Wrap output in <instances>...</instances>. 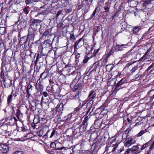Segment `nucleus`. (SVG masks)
Segmentation results:
<instances>
[{
  "label": "nucleus",
  "mask_w": 154,
  "mask_h": 154,
  "mask_svg": "<svg viewBox=\"0 0 154 154\" xmlns=\"http://www.w3.org/2000/svg\"><path fill=\"white\" fill-rule=\"evenodd\" d=\"M16 116L19 119H20V118H21L23 116L22 113L21 112L20 110L19 109H17V110Z\"/></svg>",
  "instance_id": "nucleus-22"
},
{
  "label": "nucleus",
  "mask_w": 154,
  "mask_h": 154,
  "mask_svg": "<svg viewBox=\"0 0 154 154\" xmlns=\"http://www.w3.org/2000/svg\"><path fill=\"white\" fill-rule=\"evenodd\" d=\"M95 13L94 12H93L92 14L91 15V17L90 18V19H92L94 17H95Z\"/></svg>",
  "instance_id": "nucleus-55"
},
{
  "label": "nucleus",
  "mask_w": 154,
  "mask_h": 154,
  "mask_svg": "<svg viewBox=\"0 0 154 154\" xmlns=\"http://www.w3.org/2000/svg\"><path fill=\"white\" fill-rule=\"evenodd\" d=\"M64 10L66 13H69L72 11V9L71 8H65L64 9Z\"/></svg>",
  "instance_id": "nucleus-36"
},
{
  "label": "nucleus",
  "mask_w": 154,
  "mask_h": 154,
  "mask_svg": "<svg viewBox=\"0 0 154 154\" xmlns=\"http://www.w3.org/2000/svg\"><path fill=\"white\" fill-rule=\"evenodd\" d=\"M5 75H4V72L3 70H2L0 73V80L2 79L3 80L5 78Z\"/></svg>",
  "instance_id": "nucleus-29"
},
{
  "label": "nucleus",
  "mask_w": 154,
  "mask_h": 154,
  "mask_svg": "<svg viewBox=\"0 0 154 154\" xmlns=\"http://www.w3.org/2000/svg\"><path fill=\"white\" fill-rule=\"evenodd\" d=\"M154 69V63H152L146 70V72L148 73H151L152 72Z\"/></svg>",
  "instance_id": "nucleus-16"
},
{
  "label": "nucleus",
  "mask_w": 154,
  "mask_h": 154,
  "mask_svg": "<svg viewBox=\"0 0 154 154\" xmlns=\"http://www.w3.org/2000/svg\"><path fill=\"white\" fill-rule=\"evenodd\" d=\"M17 96V94L16 92L13 93V91L9 95L8 97L7 102L8 105H15L17 103L14 100Z\"/></svg>",
  "instance_id": "nucleus-1"
},
{
  "label": "nucleus",
  "mask_w": 154,
  "mask_h": 154,
  "mask_svg": "<svg viewBox=\"0 0 154 154\" xmlns=\"http://www.w3.org/2000/svg\"><path fill=\"white\" fill-rule=\"evenodd\" d=\"M49 82L50 83V84L52 85V87H51V89L53 93H54L56 92V91H55L54 88L53 87V86L54 85L55 83L53 82V79H51L49 80Z\"/></svg>",
  "instance_id": "nucleus-21"
},
{
  "label": "nucleus",
  "mask_w": 154,
  "mask_h": 154,
  "mask_svg": "<svg viewBox=\"0 0 154 154\" xmlns=\"http://www.w3.org/2000/svg\"><path fill=\"white\" fill-rule=\"evenodd\" d=\"M117 147V145H116L113 148V149H112V152H114L115 150H116V148Z\"/></svg>",
  "instance_id": "nucleus-61"
},
{
  "label": "nucleus",
  "mask_w": 154,
  "mask_h": 154,
  "mask_svg": "<svg viewBox=\"0 0 154 154\" xmlns=\"http://www.w3.org/2000/svg\"><path fill=\"white\" fill-rule=\"evenodd\" d=\"M34 21L35 22V23L36 24V25L38 26V24L40 23L41 22V21L39 20L38 19H33Z\"/></svg>",
  "instance_id": "nucleus-38"
},
{
  "label": "nucleus",
  "mask_w": 154,
  "mask_h": 154,
  "mask_svg": "<svg viewBox=\"0 0 154 154\" xmlns=\"http://www.w3.org/2000/svg\"><path fill=\"white\" fill-rule=\"evenodd\" d=\"M34 29L35 31H33L32 33L29 35L27 37H26V41L32 44L33 42L35 35L37 34V29L34 28Z\"/></svg>",
  "instance_id": "nucleus-5"
},
{
  "label": "nucleus",
  "mask_w": 154,
  "mask_h": 154,
  "mask_svg": "<svg viewBox=\"0 0 154 154\" xmlns=\"http://www.w3.org/2000/svg\"><path fill=\"white\" fill-rule=\"evenodd\" d=\"M26 36H23L20 38L19 42V44L21 46L24 44L26 42Z\"/></svg>",
  "instance_id": "nucleus-17"
},
{
  "label": "nucleus",
  "mask_w": 154,
  "mask_h": 154,
  "mask_svg": "<svg viewBox=\"0 0 154 154\" xmlns=\"http://www.w3.org/2000/svg\"><path fill=\"white\" fill-rule=\"evenodd\" d=\"M62 13V11H59L57 13L56 17L57 18L58 17L59 15L61 14Z\"/></svg>",
  "instance_id": "nucleus-47"
},
{
  "label": "nucleus",
  "mask_w": 154,
  "mask_h": 154,
  "mask_svg": "<svg viewBox=\"0 0 154 154\" xmlns=\"http://www.w3.org/2000/svg\"><path fill=\"white\" fill-rule=\"evenodd\" d=\"M60 144L59 143H56L55 142H51L50 144V146L52 148H55L56 150H62L63 149H66V148L64 146H63L61 147H58V145Z\"/></svg>",
  "instance_id": "nucleus-7"
},
{
  "label": "nucleus",
  "mask_w": 154,
  "mask_h": 154,
  "mask_svg": "<svg viewBox=\"0 0 154 154\" xmlns=\"http://www.w3.org/2000/svg\"><path fill=\"white\" fill-rule=\"evenodd\" d=\"M110 8V5H107V6H105L104 7V8L105 10V11H104L103 12H109V9Z\"/></svg>",
  "instance_id": "nucleus-28"
},
{
  "label": "nucleus",
  "mask_w": 154,
  "mask_h": 154,
  "mask_svg": "<svg viewBox=\"0 0 154 154\" xmlns=\"http://www.w3.org/2000/svg\"><path fill=\"white\" fill-rule=\"evenodd\" d=\"M127 44H121V45H117L116 46L118 47V48H122V47L126 45Z\"/></svg>",
  "instance_id": "nucleus-52"
},
{
  "label": "nucleus",
  "mask_w": 154,
  "mask_h": 154,
  "mask_svg": "<svg viewBox=\"0 0 154 154\" xmlns=\"http://www.w3.org/2000/svg\"><path fill=\"white\" fill-rule=\"evenodd\" d=\"M83 4H82L81 5H78V10H79L81 9L83 7Z\"/></svg>",
  "instance_id": "nucleus-56"
},
{
  "label": "nucleus",
  "mask_w": 154,
  "mask_h": 154,
  "mask_svg": "<svg viewBox=\"0 0 154 154\" xmlns=\"http://www.w3.org/2000/svg\"><path fill=\"white\" fill-rule=\"evenodd\" d=\"M49 32L48 30H46L43 33L42 36H47L49 35Z\"/></svg>",
  "instance_id": "nucleus-34"
},
{
  "label": "nucleus",
  "mask_w": 154,
  "mask_h": 154,
  "mask_svg": "<svg viewBox=\"0 0 154 154\" xmlns=\"http://www.w3.org/2000/svg\"><path fill=\"white\" fill-rule=\"evenodd\" d=\"M99 51V49H97L96 51H95V54H96L97 53H98V51Z\"/></svg>",
  "instance_id": "nucleus-64"
},
{
  "label": "nucleus",
  "mask_w": 154,
  "mask_h": 154,
  "mask_svg": "<svg viewBox=\"0 0 154 154\" xmlns=\"http://www.w3.org/2000/svg\"><path fill=\"white\" fill-rule=\"evenodd\" d=\"M151 140H150L149 141L146 143L145 144H143L141 148V150H143L144 149L148 147L149 145H150V141Z\"/></svg>",
  "instance_id": "nucleus-25"
},
{
  "label": "nucleus",
  "mask_w": 154,
  "mask_h": 154,
  "mask_svg": "<svg viewBox=\"0 0 154 154\" xmlns=\"http://www.w3.org/2000/svg\"><path fill=\"white\" fill-rule=\"evenodd\" d=\"M153 148H154V142L152 143L149 148L150 149H152Z\"/></svg>",
  "instance_id": "nucleus-54"
},
{
  "label": "nucleus",
  "mask_w": 154,
  "mask_h": 154,
  "mask_svg": "<svg viewBox=\"0 0 154 154\" xmlns=\"http://www.w3.org/2000/svg\"><path fill=\"white\" fill-rule=\"evenodd\" d=\"M32 87V86L31 85L29 84L27 86L26 90L29 91L30 89H31Z\"/></svg>",
  "instance_id": "nucleus-53"
},
{
  "label": "nucleus",
  "mask_w": 154,
  "mask_h": 154,
  "mask_svg": "<svg viewBox=\"0 0 154 154\" xmlns=\"http://www.w3.org/2000/svg\"><path fill=\"white\" fill-rule=\"evenodd\" d=\"M27 7H25L23 9V12H25V13L26 14H27L29 12V11L28 10H27Z\"/></svg>",
  "instance_id": "nucleus-41"
},
{
  "label": "nucleus",
  "mask_w": 154,
  "mask_h": 154,
  "mask_svg": "<svg viewBox=\"0 0 154 154\" xmlns=\"http://www.w3.org/2000/svg\"><path fill=\"white\" fill-rule=\"evenodd\" d=\"M13 154H24L23 151H17L15 152Z\"/></svg>",
  "instance_id": "nucleus-46"
},
{
  "label": "nucleus",
  "mask_w": 154,
  "mask_h": 154,
  "mask_svg": "<svg viewBox=\"0 0 154 154\" xmlns=\"http://www.w3.org/2000/svg\"><path fill=\"white\" fill-rule=\"evenodd\" d=\"M88 102L87 103V106H90L89 107V109L87 113L89 112H90V113H91V112H92V111L91 112H90V110L91 108V106L93 105V100H92L91 99H89L88 98Z\"/></svg>",
  "instance_id": "nucleus-12"
},
{
  "label": "nucleus",
  "mask_w": 154,
  "mask_h": 154,
  "mask_svg": "<svg viewBox=\"0 0 154 154\" xmlns=\"http://www.w3.org/2000/svg\"><path fill=\"white\" fill-rule=\"evenodd\" d=\"M89 58L88 57H87L85 58V59L83 60V62L84 63H86L89 60Z\"/></svg>",
  "instance_id": "nucleus-44"
},
{
  "label": "nucleus",
  "mask_w": 154,
  "mask_h": 154,
  "mask_svg": "<svg viewBox=\"0 0 154 154\" xmlns=\"http://www.w3.org/2000/svg\"><path fill=\"white\" fill-rule=\"evenodd\" d=\"M80 54L78 53L76 54L75 57V58L76 59L80 57Z\"/></svg>",
  "instance_id": "nucleus-60"
},
{
  "label": "nucleus",
  "mask_w": 154,
  "mask_h": 154,
  "mask_svg": "<svg viewBox=\"0 0 154 154\" xmlns=\"http://www.w3.org/2000/svg\"><path fill=\"white\" fill-rule=\"evenodd\" d=\"M39 55L38 54L35 60V63L37 62L38 61V59H39Z\"/></svg>",
  "instance_id": "nucleus-57"
},
{
  "label": "nucleus",
  "mask_w": 154,
  "mask_h": 154,
  "mask_svg": "<svg viewBox=\"0 0 154 154\" xmlns=\"http://www.w3.org/2000/svg\"><path fill=\"white\" fill-rule=\"evenodd\" d=\"M42 94L44 96V97H46L48 96V94L46 91L43 92L42 93Z\"/></svg>",
  "instance_id": "nucleus-50"
},
{
  "label": "nucleus",
  "mask_w": 154,
  "mask_h": 154,
  "mask_svg": "<svg viewBox=\"0 0 154 154\" xmlns=\"http://www.w3.org/2000/svg\"><path fill=\"white\" fill-rule=\"evenodd\" d=\"M99 66V63L98 62H96L89 69L90 70H91V71H96L97 68Z\"/></svg>",
  "instance_id": "nucleus-14"
},
{
  "label": "nucleus",
  "mask_w": 154,
  "mask_h": 154,
  "mask_svg": "<svg viewBox=\"0 0 154 154\" xmlns=\"http://www.w3.org/2000/svg\"><path fill=\"white\" fill-rule=\"evenodd\" d=\"M145 55H143L139 60V61H142L143 60H144V59L143 60V59L144 58V57H145Z\"/></svg>",
  "instance_id": "nucleus-59"
},
{
  "label": "nucleus",
  "mask_w": 154,
  "mask_h": 154,
  "mask_svg": "<svg viewBox=\"0 0 154 154\" xmlns=\"http://www.w3.org/2000/svg\"><path fill=\"white\" fill-rule=\"evenodd\" d=\"M63 104L62 103H60V104H57L56 107V109L57 111H62L63 109Z\"/></svg>",
  "instance_id": "nucleus-18"
},
{
  "label": "nucleus",
  "mask_w": 154,
  "mask_h": 154,
  "mask_svg": "<svg viewBox=\"0 0 154 154\" xmlns=\"http://www.w3.org/2000/svg\"><path fill=\"white\" fill-rule=\"evenodd\" d=\"M134 54V51L133 50H131L128 51L126 54L123 55V57L126 58H128L129 57L133 55Z\"/></svg>",
  "instance_id": "nucleus-11"
},
{
  "label": "nucleus",
  "mask_w": 154,
  "mask_h": 154,
  "mask_svg": "<svg viewBox=\"0 0 154 154\" xmlns=\"http://www.w3.org/2000/svg\"><path fill=\"white\" fill-rule=\"evenodd\" d=\"M138 67L137 66H135L133 67L131 71H132L131 73H133L134 72H135V71L138 69Z\"/></svg>",
  "instance_id": "nucleus-43"
},
{
  "label": "nucleus",
  "mask_w": 154,
  "mask_h": 154,
  "mask_svg": "<svg viewBox=\"0 0 154 154\" xmlns=\"http://www.w3.org/2000/svg\"><path fill=\"white\" fill-rule=\"evenodd\" d=\"M114 53V51L112 49H111L110 51L106 55V58H108L110 56L113 54Z\"/></svg>",
  "instance_id": "nucleus-31"
},
{
  "label": "nucleus",
  "mask_w": 154,
  "mask_h": 154,
  "mask_svg": "<svg viewBox=\"0 0 154 154\" xmlns=\"http://www.w3.org/2000/svg\"><path fill=\"white\" fill-rule=\"evenodd\" d=\"M81 92L79 91L77 92L75 95V98L77 99L79 98L80 96L81 95Z\"/></svg>",
  "instance_id": "nucleus-30"
},
{
  "label": "nucleus",
  "mask_w": 154,
  "mask_h": 154,
  "mask_svg": "<svg viewBox=\"0 0 154 154\" xmlns=\"http://www.w3.org/2000/svg\"><path fill=\"white\" fill-rule=\"evenodd\" d=\"M96 96V94L94 92V91H91L88 98L93 100L95 98Z\"/></svg>",
  "instance_id": "nucleus-13"
},
{
  "label": "nucleus",
  "mask_w": 154,
  "mask_h": 154,
  "mask_svg": "<svg viewBox=\"0 0 154 154\" xmlns=\"http://www.w3.org/2000/svg\"><path fill=\"white\" fill-rule=\"evenodd\" d=\"M140 29V26L135 27L132 30V31L134 33H136L139 31Z\"/></svg>",
  "instance_id": "nucleus-24"
},
{
  "label": "nucleus",
  "mask_w": 154,
  "mask_h": 154,
  "mask_svg": "<svg viewBox=\"0 0 154 154\" xmlns=\"http://www.w3.org/2000/svg\"><path fill=\"white\" fill-rule=\"evenodd\" d=\"M3 80L4 85L5 87L8 88L12 85L11 79L7 74L5 75V77Z\"/></svg>",
  "instance_id": "nucleus-3"
},
{
  "label": "nucleus",
  "mask_w": 154,
  "mask_h": 154,
  "mask_svg": "<svg viewBox=\"0 0 154 154\" xmlns=\"http://www.w3.org/2000/svg\"><path fill=\"white\" fill-rule=\"evenodd\" d=\"M146 130H141L137 134V137H140L142 136L144 133H145Z\"/></svg>",
  "instance_id": "nucleus-33"
},
{
  "label": "nucleus",
  "mask_w": 154,
  "mask_h": 154,
  "mask_svg": "<svg viewBox=\"0 0 154 154\" xmlns=\"http://www.w3.org/2000/svg\"><path fill=\"white\" fill-rule=\"evenodd\" d=\"M26 94H27V96L28 97V98H29L30 96H31V94H30L29 91H28V90H26Z\"/></svg>",
  "instance_id": "nucleus-48"
},
{
  "label": "nucleus",
  "mask_w": 154,
  "mask_h": 154,
  "mask_svg": "<svg viewBox=\"0 0 154 154\" xmlns=\"http://www.w3.org/2000/svg\"><path fill=\"white\" fill-rule=\"evenodd\" d=\"M125 145L127 147H129L130 146L135 143V140L132 137H128L126 135V139L125 142Z\"/></svg>",
  "instance_id": "nucleus-4"
},
{
  "label": "nucleus",
  "mask_w": 154,
  "mask_h": 154,
  "mask_svg": "<svg viewBox=\"0 0 154 154\" xmlns=\"http://www.w3.org/2000/svg\"><path fill=\"white\" fill-rule=\"evenodd\" d=\"M142 75V72L140 71H139L138 73L134 76V79L136 80H139L141 78Z\"/></svg>",
  "instance_id": "nucleus-19"
},
{
  "label": "nucleus",
  "mask_w": 154,
  "mask_h": 154,
  "mask_svg": "<svg viewBox=\"0 0 154 154\" xmlns=\"http://www.w3.org/2000/svg\"><path fill=\"white\" fill-rule=\"evenodd\" d=\"M6 29L5 27H0V34L3 35L5 33Z\"/></svg>",
  "instance_id": "nucleus-26"
},
{
  "label": "nucleus",
  "mask_w": 154,
  "mask_h": 154,
  "mask_svg": "<svg viewBox=\"0 0 154 154\" xmlns=\"http://www.w3.org/2000/svg\"><path fill=\"white\" fill-rule=\"evenodd\" d=\"M31 2V0H26V4H29Z\"/></svg>",
  "instance_id": "nucleus-58"
},
{
  "label": "nucleus",
  "mask_w": 154,
  "mask_h": 154,
  "mask_svg": "<svg viewBox=\"0 0 154 154\" xmlns=\"http://www.w3.org/2000/svg\"><path fill=\"white\" fill-rule=\"evenodd\" d=\"M132 64V63H128L126 66V67H128Z\"/></svg>",
  "instance_id": "nucleus-62"
},
{
  "label": "nucleus",
  "mask_w": 154,
  "mask_h": 154,
  "mask_svg": "<svg viewBox=\"0 0 154 154\" xmlns=\"http://www.w3.org/2000/svg\"><path fill=\"white\" fill-rule=\"evenodd\" d=\"M126 82V80L125 79H122L116 85V88H118L121 86L122 85Z\"/></svg>",
  "instance_id": "nucleus-15"
},
{
  "label": "nucleus",
  "mask_w": 154,
  "mask_h": 154,
  "mask_svg": "<svg viewBox=\"0 0 154 154\" xmlns=\"http://www.w3.org/2000/svg\"><path fill=\"white\" fill-rule=\"evenodd\" d=\"M30 27L32 29H33L34 31H35L34 28H36L35 27H34L35 26V27H36L37 26L36 25V24H35V22L34 21L33 19L32 20L30 23ZM37 29V28H36Z\"/></svg>",
  "instance_id": "nucleus-20"
},
{
  "label": "nucleus",
  "mask_w": 154,
  "mask_h": 154,
  "mask_svg": "<svg viewBox=\"0 0 154 154\" xmlns=\"http://www.w3.org/2000/svg\"><path fill=\"white\" fill-rule=\"evenodd\" d=\"M129 153H133L132 152H131V148H129L127 149L124 154H129Z\"/></svg>",
  "instance_id": "nucleus-40"
},
{
  "label": "nucleus",
  "mask_w": 154,
  "mask_h": 154,
  "mask_svg": "<svg viewBox=\"0 0 154 154\" xmlns=\"http://www.w3.org/2000/svg\"><path fill=\"white\" fill-rule=\"evenodd\" d=\"M70 39L71 40H74L75 39V36L73 34H72L70 35Z\"/></svg>",
  "instance_id": "nucleus-45"
},
{
  "label": "nucleus",
  "mask_w": 154,
  "mask_h": 154,
  "mask_svg": "<svg viewBox=\"0 0 154 154\" xmlns=\"http://www.w3.org/2000/svg\"><path fill=\"white\" fill-rule=\"evenodd\" d=\"M32 43L26 41V42L24 44V51H26V53L29 52V55H30L31 54V52L30 51H29V48L30 47Z\"/></svg>",
  "instance_id": "nucleus-9"
},
{
  "label": "nucleus",
  "mask_w": 154,
  "mask_h": 154,
  "mask_svg": "<svg viewBox=\"0 0 154 154\" xmlns=\"http://www.w3.org/2000/svg\"><path fill=\"white\" fill-rule=\"evenodd\" d=\"M50 130H48L46 133L45 135L43 136V138H44L45 139L46 138L48 137V134L50 132Z\"/></svg>",
  "instance_id": "nucleus-42"
},
{
  "label": "nucleus",
  "mask_w": 154,
  "mask_h": 154,
  "mask_svg": "<svg viewBox=\"0 0 154 154\" xmlns=\"http://www.w3.org/2000/svg\"><path fill=\"white\" fill-rule=\"evenodd\" d=\"M9 123L10 122L7 123L2 126V129L4 131L7 132H10L11 130V126Z\"/></svg>",
  "instance_id": "nucleus-8"
},
{
  "label": "nucleus",
  "mask_w": 154,
  "mask_h": 154,
  "mask_svg": "<svg viewBox=\"0 0 154 154\" xmlns=\"http://www.w3.org/2000/svg\"><path fill=\"white\" fill-rule=\"evenodd\" d=\"M152 0H145L143 3V5L144 7H146L147 5L151 4Z\"/></svg>",
  "instance_id": "nucleus-23"
},
{
  "label": "nucleus",
  "mask_w": 154,
  "mask_h": 154,
  "mask_svg": "<svg viewBox=\"0 0 154 154\" xmlns=\"http://www.w3.org/2000/svg\"><path fill=\"white\" fill-rule=\"evenodd\" d=\"M79 85L78 84H76L72 88L73 91H76L78 89Z\"/></svg>",
  "instance_id": "nucleus-39"
},
{
  "label": "nucleus",
  "mask_w": 154,
  "mask_h": 154,
  "mask_svg": "<svg viewBox=\"0 0 154 154\" xmlns=\"http://www.w3.org/2000/svg\"><path fill=\"white\" fill-rule=\"evenodd\" d=\"M131 149V152H133L135 151L134 153H132V154H137L140 152V151L138 150L139 148L137 145L134 146Z\"/></svg>",
  "instance_id": "nucleus-10"
},
{
  "label": "nucleus",
  "mask_w": 154,
  "mask_h": 154,
  "mask_svg": "<svg viewBox=\"0 0 154 154\" xmlns=\"http://www.w3.org/2000/svg\"><path fill=\"white\" fill-rule=\"evenodd\" d=\"M8 143H0V154H7L9 150V147Z\"/></svg>",
  "instance_id": "nucleus-2"
},
{
  "label": "nucleus",
  "mask_w": 154,
  "mask_h": 154,
  "mask_svg": "<svg viewBox=\"0 0 154 154\" xmlns=\"http://www.w3.org/2000/svg\"><path fill=\"white\" fill-rule=\"evenodd\" d=\"M100 28L99 26H97V29L96 31H95V32L97 33L100 31Z\"/></svg>",
  "instance_id": "nucleus-51"
},
{
  "label": "nucleus",
  "mask_w": 154,
  "mask_h": 154,
  "mask_svg": "<svg viewBox=\"0 0 154 154\" xmlns=\"http://www.w3.org/2000/svg\"><path fill=\"white\" fill-rule=\"evenodd\" d=\"M32 126L33 128H35V123L32 124Z\"/></svg>",
  "instance_id": "nucleus-63"
},
{
  "label": "nucleus",
  "mask_w": 154,
  "mask_h": 154,
  "mask_svg": "<svg viewBox=\"0 0 154 154\" xmlns=\"http://www.w3.org/2000/svg\"><path fill=\"white\" fill-rule=\"evenodd\" d=\"M87 119L88 117H85L82 124V125L85 126V127H87L88 124Z\"/></svg>",
  "instance_id": "nucleus-27"
},
{
  "label": "nucleus",
  "mask_w": 154,
  "mask_h": 154,
  "mask_svg": "<svg viewBox=\"0 0 154 154\" xmlns=\"http://www.w3.org/2000/svg\"><path fill=\"white\" fill-rule=\"evenodd\" d=\"M43 134V131L42 130H40L37 132V135L39 137H41L42 136Z\"/></svg>",
  "instance_id": "nucleus-35"
},
{
  "label": "nucleus",
  "mask_w": 154,
  "mask_h": 154,
  "mask_svg": "<svg viewBox=\"0 0 154 154\" xmlns=\"http://www.w3.org/2000/svg\"><path fill=\"white\" fill-rule=\"evenodd\" d=\"M84 44V39L82 38H80L75 43L74 45L75 50L78 49L77 47H81Z\"/></svg>",
  "instance_id": "nucleus-6"
},
{
  "label": "nucleus",
  "mask_w": 154,
  "mask_h": 154,
  "mask_svg": "<svg viewBox=\"0 0 154 154\" xmlns=\"http://www.w3.org/2000/svg\"><path fill=\"white\" fill-rule=\"evenodd\" d=\"M86 127H85V126L82 125L80 127V130H81V129H82V130L81 131H84L85 130Z\"/></svg>",
  "instance_id": "nucleus-37"
},
{
  "label": "nucleus",
  "mask_w": 154,
  "mask_h": 154,
  "mask_svg": "<svg viewBox=\"0 0 154 154\" xmlns=\"http://www.w3.org/2000/svg\"><path fill=\"white\" fill-rule=\"evenodd\" d=\"M81 76L80 75V73H78L76 77H75V79H77L79 80Z\"/></svg>",
  "instance_id": "nucleus-49"
},
{
  "label": "nucleus",
  "mask_w": 154,
  "mask_h": 154,
  "mask_svg": "<svg viewBox=\"0 0 154 154\" xmlns=\"http://www.w3.org/2000/svg\"><path fill=\"white\" fill-rule=\"evenodd\" d=\"M56 129L55 128H54L53 129V131L51 134V135L50 137V138H52L54 135L56 133H57V132L56 131Z\"/></svg>",
  "instance_id": "nucleus-32"
}]
</instances>
